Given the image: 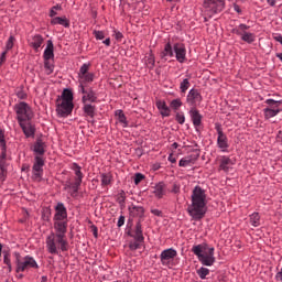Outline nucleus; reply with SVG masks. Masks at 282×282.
I'll list each match as a JSON object with an SVG mask.
<instances>
[{
	"label": "nucleus",
	"instance_id": "1",
	"mask_svg": "<svg viewBox=\"0 0 282 282\" xmlns=\"http://www.w3.org/2000/svg\"><path fill=\"white\" fill-rule=\"evenodd\" d=\"M192 203L187 207V213L194 221H199V219H204L206 217V213H208V200L206 199V191L199 186H195L192 196Z\"/></svg>",
	"mask_w": 282,
	"mask_h": 282
},
{
	"label": "nucleus",
	"instance_id": "2",
	"mask_svg": "<svg viewBox=\"0 0 282 282\" xmlns=\"http://www.w3.org/2000/svg\"><path fill=\"white\" fill-rule=\"evenodd\" d=\"M45 243L48 254L67 252V250H69V242H67V229L54 228V231H51L46 237Z\"/></svg>",
	"mask_w": 282,
	"mask_h": 282
},
{
	"label": "nucleus",
	"instance_id": "3",
	"mask_svg": "<svg viewBox=\"0 0 282 282\" xmlns=\"http://www.w3.org/2000/svg\"><path fill=\"white\" fill-rule=\"evenodd\" d=\"M74 111V93L66 88L63 90L56 105V113L59 118H67Z\"/></svg>",
	"mask_w": 282,
	"mask_h": 282
},
{
	"label": "nucleus",
	"instance_id": "4",
	"mask_svg": "<svg viewBox=\"0 0 282 282\" xmlns=\"http://www.w3.org/2000/svg\"><path fill=\"white\" fill-rule=\"evenodd\" d=\"M192 252L197 257L199 263L202 265H206L210 268L215 265V248L208 247L207 243L196 245L192 248Z\"/></svg>",
	"mask_w": 282,
	"mask_h": 282
},
{
	"label": "nucleus",
	"instance_id": "5",
	"mask_svg": "<svg viewBox=\"0 0 282 282\" xmlns=\"http://www.w3.org/2000/svg\"><path fill=\"white\" fill-rule=\"evenodd\" d=\"M173 56H175L178 63H186V46L182 43L171 45V42H167L161 52V58L162 61H169Z\"/></svg>",
	"mask_w": 282,
	"mask_h": 282
},
{
	"label": "nucleus",
	"instance_id": "6",
	"mask_svg": "<svg viewBox=\"0 0 282 282\" xmlns=\"http://www.w3.org/2000/svg\"><path fill=\"white\" fill-rule=\"evenodd\" d=\"M13 257L15 258V272H25L31 270V268L39 270V263L33 257L25 256L24 258H21V253H19V251H15Z\"/></svg>",
	"mask_w": 282,
	"mask_h": 282
},
{
	"label": "nucleus",
	"instance_id": "7",
	"mask_svg": "<svg viewBox=\"0 0 282 282\" xmlns=\"http://www.w3.org/2000/svg\"><path fill=\"white\" fill-rule=\"evenodd\" d=\"M53 228L67 230V208L63 203H57V205L55 206Z\"/></svg>",
	"mask_w": 282,
	"mask_h": 282
},
{
	"label": "nucleus",
	"instance_id": "8",
	"mask_svg": "<svg viewBox=\"0 0 282 282\" xmlns=\"http://www.w3.org/2000/svg\"><path fill=\"white\" fill-rule=\"evenodd\" d=\"M14 111L18 122H25L34 118V111L32 110V107H30V105L25 101L15 104Z\"/></svg>",
	"mask_w": 282,
	"mask_h": 282
},
{
	"label": "nucleus",
	"instance_id": "9",
	"mask_svg": "<svg viewBox=\"0 0 282 282\" xmlns=\"http://www.w3.org/2000/svg\"><path fill=\"white\" fill-rule=\"evenodd\" d=\"M203 8L205 14L210 19L224 11L226 2L224 0H204Z\"/></svg>",
	"mask_w": 282,
	"mask_h": 282
},
{
	"label": "nucleus",
	"instance_id": "10",
	"mask_svg": "<svg viewBox=\"0 0 282 282\" xmlns=\"http://www.w3.org/2000/svg\"><path fill=\"white\" fill-rule=\"evenodd\" d=\"M43 166H45V160L42 156H35L32 166V177L33 180L40 181L43 177Z\"/></svg>",
	"mask_w": 282,
	"mask_h": 282
},
{
	"label": "nucleus",
	"instance_id": "11",
	"mask_svg": "<svg viewBox=\"0 0 282 282\" xmlns=\"http://www.w3.org/2000/svg\"><path fill=\"white\" fill-rule=\"evenodd\" d=\"M203 100L202 94L199 90L192 88L187 96H186V102L192 109H195L197 105H200Z\"/></svg>",
	"mask_w": 282,
	"mask_h": 282
},
{
	"label": "nucleus",
	"instance_id": "12",
	"mask_svg": "<svg viewBox=\"0 0 282 282\" xmlns=\"http://www.w3.org/2000/svg\"><path fill=\"white\" fill-rule=\"evenodd\" d=\"M175 257H177V250L174 248L165 249L160 254V261L162 265H171L173 263Z\"/></svg>",
	"mask_w": 282,
	"mask_h": 282
},
{
	"label": "nucleus",
	"instance_id": "13",
	"mask_svg": "<svg viewBox=\"0 0 282 282\" xmlns=\"http://www.w3.org/2000/svg\"><path fill=\"white\" fill-rule=\"evenodd\" d=\"M19 126L21 127L25 138H34L36 128L32 124V120L20 121Z\"/></svg>",
	"mask_w": 282,
	"mask_h": 282
},
{
	"label": "nucleus",
	"instance_id": "14",
	"mask_svg": "<svg viewBox=\"0 0 282 282\" xmlns=\"http://www.w3.org/2000/svg\"><path fill=\"white\" fill-rule=\"evenodd\" d=\"M189 118L193 122L194 129H196V131H199V127H202V119L204 118L202 113H199V110H197L196 108H191Z\"/></svg>",
	"mask_w": 282,
	"mask_h": 282
},
{
	"label": "nucleus",
	"instance_id": "15",
	"mask_svg": "<svg viewBox=\"0 0 282 282\" xmlns=\"http://www.w3.org/2000/svg\"><path fill=\"white\" fill-rule=\"evenodd\" d=\"M82 184L83 182L80 181H75L74 183L66 182V184L64 185V189L67 191L70 197H78V191Z\"/></svg>",
	"mask_w": 282,
	"mask_h": 282
},
{
	"label": "nucleus",
	"instance_id": "16",
	"mask_svg": "<svg viewBox=\"0 0 282 282\" xmlns=\"http://www.w3.org/2000/svg\"><path fill=\"white\" fill-rule=\"evenodd\" d=\"M235 165V162L226 155L220 156V164H219V170L224 171L225 173H228L230 169Z\"/></svg>",
	"mask_w": 282,
	"mask_h": 282
},
{
	"label": "nucleus",
	"instance_id": "17",
	"mask_svg": "<svg viewBox=\"0 0 282 282\" xmlns=\"http://www.w3.org/2000/svg\"><path fill=\"white\" fill-rule=\"evenodd\" d=\"M8 172V162L6 161V150H1L0 155V180H6V173Z\"/></svg>",
	"mask_w": 282,
	"mask_h": 282
},
{
	"label": "nucleus",
	"instance_id": "18",
	"mask_svg": "<svg viewBox=\"0 0 282 282\" xmlns=\"http://www.w3.org/2000/svg\"><path fill=\"white\" fill-rule=\"evenodd\" d=\"M32 151H33V153H35V155L37 158H41V155H44L45 154V142H43V140H41V139H37L32 147Z\"/></svg>",
	"mask_w": 282,
	"mask_h": 282
},
{
	"label": "nucleus",
	"instance_id": "19",
	"mask_svg": "<svg viewBox=\"0 0 282 282\" xmlns=\"http://www.w3.org/2000/svg\"><path fill=\"white\" fill-rule=\"evenodd\" d=\"M43 56L44 61H54V43L52 42V40L47 41Z\"/></svg>",
	"mask_w": 282,
	"mask_h": 282
},
{
	"label": "nucleus",
	"instance_id": "20",
	"mask_svg": "<svg viewBox=\"0 0 282 282\" xmlns=\"http://www.w3.org/2000/svg\"><path fill=\"white\" fill-rule=\"evenodd\" d=\"M96 100H98V96H96V91H94L91 88H89L88 91L82 97L83 105L96 102Z\"/></svg>",
	"mask_w": 282,
	"mask_h": 282
},
{
	"label": "nucleus",
	"instance_id": "21",
	"mask_svg": "<svg viewBox=\"0 0 282 282\" xmlns=\"http://www.w3.org/2000/svg\"><path fill=\"white\" fill-rule=\"evenodd\" d=\"M156 108L163 118H169V116H171V108L166 106V101H156Z\"/></svg>",
	"mask_w": 282,
	"mask_h": 282
},
{
	"label": "nucleus",
	"instance_id": "22",
	"mask_svg": "<svg viewBox=\"0 0 282 282\" xmlns=\"http://www.w3.org/2000/svg\"><path fill=\"white\" fill-rule=\"evenodd\" d=\"M217 147L223 153H228V137L221 134L217 138Z\"/></svg>",
	"mask_w": 282,
	"mask_h": 282
},
{
	"label": "nucleus",
	"instance_id": "23",
	"mask_svg": "<svg viewBox=\"0 0 282 282\" xmlns=\"http://www.w3.org/2000/svg\"><path fill=\"white\" fill-rule=\"evenodd\" d=\"M197 155H187L185 158H182L178 162V166H183V167H186V166H191V164H195V162H197Z\"/></svg>",
	"mask_w": 282,
	"mask_h": 282
},
{
	"label": "nucleus",
	"instance_id": "24",
	"mask_svg": "<svg viewBox=\"0 0 282 282\" xmlns=\"http://www.w3.org/2000/svg\"><path fill=\"white\" fill-rule=\"evenodd\" d=\"M51 25H62L63 28H69V20L66 17H55L51 20Z\"/></svg>",
	"mask_w": 282,
	"mask_h": 282
},
{
	"label": "nucleus",
	"instance_id": "25",
	"mask_svg": "<svg viewBox=\"0 0 282 282\" xmlns=\"http://www.w3.org/2000/svg\"><path fill=\"white\" fill-rule=\"evenodd\" d=\"M132 239H138L139 241H144V236L142 234V224L138 223L134 230L130 234Z\"/></svg>",
	"mask_w": 282,
	"mask_h": 282
},
{
	"label": "nucleus",
	"instance_id": "26",
	"mask_svg": "<svg viewBox=\"0 0 282 282\" xmlns=\"http://www.w3.org/2000/svg\"><path fill=\"white\" fill-rule=\"evenodd\" d=\"M265 120H270V118H274L281 113V109L279 108H264L263 109Z\"/></svg>",
	"mask_w": 282,
	"mask_h": 282
},
{
	"label": "nucleus",
	"instance_id": "27",
	"mask_svg": "<svg viewBox=\"0 0 282 282\" xmlns=\"http://www.w3.org/2000/svg\"><path fill=\"white\" fill-rule=\"evenodd\" d=\"M43 36L40 34H36L32 37L31 41V47H33V50H35V52H39V48L41 47V45H43Z\"/></svg>",
	"mask_w": 282,
	"mask_h": 282
},
{
	"label": "nucleus",
	"instance_id": "28",
	"mask_svg": "<svg viewBox=\"0 0 282 282\" xmlns=\"http://www.w3.org/2000/svg\"><path fill=\"white\" fill-rule=\"evenodd\" d=\"M129 210L132 217H142L144 215V207L142 206L132 205L131 207H129Z\"/></svg>",
	"mask_w": 282,
	"mask_h": 282
},
{
	"label": "nucleus",
	"instance_id": "29",
	"mask_svg": "<svg viewBox=\"0 0 282 282\" xmlns=\"http://www.w3.org/2000/svg\"><path fill=\"white\" fill-rule=\"evenodd\" d=\"M83 111L89 118H94V116H96V106L91 104H84Z\"/></svg>",
	"mask_w": 282,
	"mask_h": 282
},
{
	"label": "nucleus",
	"instance_id": "30",
	"mask_svg": "<svg viewBox=\"0 0 282 282\" xmlns=\"http://www.w3.org/2000/svg\"><path fill=\"white\" fill-rule=\"evenodd\" d=\"M153 193L158 199H162L164 197V183H158L154 186Z\"/></svg>",
	"mask_w": 282,
	"mask_h": 282
},
{
	"label": "nucleus",
	"instance_id": "31",
	"mask_svg": "<svg viewBox=\"0 0 282 282\" xmlns=\"http://www.w3.org/2000/svg\"><path fill=\"white\" fill-rule=\"evenodd\" d=\"M94 73H88L86 75H82L79 76V84L82 85H89L91 83H94Z\"/></svg>",
	"mask_w": 282,
	"mask_h": 282
},
{
	"label": "nucleus",
	"instance_id": "32",
	"mask_svg": "<svg viewBox=\"0 0 282 282\" xmlns=\"http://www.w3.org/2000/svg\"><path fill=\"white\" fill-rule=\"evenodd\" d=\"M241 41H245V43H254V41L257 40V35H254V33H250V32H247V33H242L240 35Z\"/></svg>",
	"mask_w": 282,
	"mask_h": 282
},
{
	"label": "nucleus",
	"instance_id": "33",
	"mask_svg": "<svg viewBox=\"0 0 282 282\" xmlns=\"http://www.w3.org/2000/svg\"><path fill=\"white\" fill-rule=\"evenodd\" d=\"M72 171H74L76 175L75 182H83V172L80 165L73 163Z\"/></svg>",
	"mask_w": 282,
	"mask_h": 282
},
{
	"label": "nucleus",
	"instance_id": "34",
	"mask_svg": "<svg viewBox=\"0 0 282 282\" xmlns=\"http://www.w3.org/2000/svg\"><path fill=\"white\" fill-rule=\"evenodd\" d=\"M101 186H109L113 180V175L111 173H102L100 174Z\"/></svg>",
	"mask_w": 282,
	"mask_h": 282
},
{
	"label": "nucleus",
	"instance_id": "35",
	"mask_svg": "<svg viewBox=\"0 0 282 282\" xmlns=\"http://www.w3.org/2000/svg\"><path fill=\"white\" fill-rule=\"evenodd\" d=\"M250 224L253 228H259V226H261V216H259V213L250 215Z\"/></svg>",
	"mask_w": 282,
	"mask_h": 282
},
{
	"label": "nucleus",
	"instance_id": "36",
	"mask_svg": "<svg viewBox=\"0 0 282 282\" xmlns=\"http://www.w3.org/2000/svg\"><path fill=\"white\" fill-rule=\"evenodd\" d=\"M142 243H144V240L133 239L129 242V250H132V251L140 250V248L142 247Z\"/></svg>",
	"mask_w": 282,
	"mask_h": 282
},
{
	"label": "nucleus",
	"instance_id": "37",
	"mask_svg": "<svg viewBox=\"0 0 282 282\" xmlns=\"http://www.w3.org/2000/svg\"><path fill=\"white\" fill-rule=\"evenodd\" d=\"M250 30V26L247 24H239L236 29H234V34H237V36L241 34H246Z\"/></svg>",
	"mask_w": 282,
	"mask_h": 282
},
{
	"label": "nucleus",
	"instance_id": "38",
	"mask_svg": "<svg viewBox=\"0 0 282 282\" xmlns=\"http://www.w3.org/2000/svg\"><path fill=\"white\" fill-rule=\"evenodd\" d=\"M116 116H118V120L122 124V127L124 128L129 127V122L127 121V116H124V112H122V110H117Z\"/></svg>",
	"mask_w": 282,
	"mask_h": 282
},
{
	"label": "nucleus",
	"instance_id": "39",
	"mask_svg": "<svg viewBox=\"0 0 282 282\" xmlns=\"http://www.w3.org/2000/svg\"><path fill=\"white\" fill-rule=\"evenodd\" d=\"M44 69H45V74H47V76H50V74H53L54 63H52V59H44Z\"/></svg>",
	"mask_w": 282,
	"mask_h": 282
},
{
	"label": "nucleus",
	"instance_id": "40",
	"mask_svg": "<svg viewBox=\"0 0 282 282\" xmlns=\"http://www.w3.org/2000/svg\"><path fill=\"white\" fill-rule=\"evenodd\" d=\"M196 274L199 276V279L204 280L210 274V270L206 267H202L196 271Z\"/></svg>",
	"mask_w": 282,
	"mask_h": 282
},
{
	"label": "nucleus",
	"instance_id": "41",
	"mask_svg": "<svg viewBox=\"0 0 282 282\" xmlns=\"http://www.w3.org/2000/svg\"><path fill=\"white\" fill-rule=\"evenodd\" d=\"M145 65L150 67V69L155 66V57L153 56V54H149L148 56H145Z\"/></svg>",
	"mask_w": 282,
	"mask_h": 282
},
{
	"label": "nucleus",
	"instance_id": "42",
	"mask_svg": "<svg viewBox=\"0 0 282 282\" xmlns=\"http://www.w3.org/2000/svg\"><path fill=\"white\" fill-rule=\"evenodd\" d=\"M188 87H191V82L188 80V78L183 79V83H181L180 85L182 94H186V91H188Z\"/></svg>",
	"mask_w": 282,
	"mask_h": 282
},
{
	"label": "nucleus",
	"instance_id": "43",
	"mask_svg": "<svg viewBox=\"0 0 282 282\" xmlns=\"http://www.w3.org/2000/svg\"><path fill=\"white\" fill-rule=\"evenodd\" d=\"M170 106H171L172 109L177 111V109H180V107H182V99L176 98V99L172 100Z\"/></svg>",
	"mask_w": 282,
	"mask_h": 282
},
{
	"label": "nucleus",
	"instance_id": "44",
	"mask_svg": "<svg viewBox=\"0 0 282 282\" xmlns=\"http://www.w3.org/2000/svg\"><path fill=\"white\" fill-rule=\"evenodd\" d=\"M88 72H89V64H83L79 68L78 77L89 74Z\"/></svg>",
	"mask_w": 282,
	"mask_h": 282
},
{
	"label": "nucleus",
	"instance_id": "45",
	"mask_svg": "<svg viewBox=\"0 0 282 282\" xmlns=\"http://www.w3.org/2000/svg\"><path fill=\"white\" fill-rule=\"evenodd\" d=\"M13 47H14V36L10 35L6 44V50L9 51V50H12Z\"/></svg>",
	"mask_w": 282,
	"mask_h": 282
},
{
	"label": "nucleus",
	"instance_id": "46",
	"mask_svg": "<svg viewBox=\"0 0 282 282\" xmlns=\"http://www.w3.org/2000/svg\"><path fill=\"white\" fill-rule=\"evenodd\" d=\"M93 34L97 41H102L105 39V31H94Z\"/></svg>",
	"mask_w": 282,
	"mask_h": 282
},
{
	"label": "nucleus",
	"instance_id": "47",
	"mask_svg": "<svg viewBox=\"0 0 282 282\" xmlns=\"http://www.w3.org/2000/svg\"><path fill=\"white\" fill-rule=\"evenodd\" d=\"M176 122H178V124H184V122H186V117L183 112L176 113Z\"/></svg>",
	"mask_w": 282,
	"mask_h": 282
},
{
	"label": "nucleus",
	"instance_id": "48",
	"mask_svg": "<svg viewBox=\"0 0 282 282\" xmlns=\"http://www.w3.org/2000/svg\"><path fill=\"white\" fill-rule=\"evenodd\" d=\"M265 105H269V107H274V105H276V107H279V105H282V101L274 100V99H267Z\"/></svg>",
	"mask_w": 282,
	"mask_h": 282
},
{
	"label": "nucleus",
	"instance_id": "49",
	"mask_svg": "<svg viewBox=\"0 0 282 282\" xmlns=\"http://www.w3.org/2000/svg\"><path fill=\"white\" fill-rule=\"evenodd\" d=\"M0 149L1 151H6V137L1 130H0Z\"/></svg>",
	"mask_w": 282,
	"mask_h": 282
},
{
	"label": "nucleus",
	"instance_id": "50",
	"mask_svg": "<svg viewBox=\"0 0 282 282\" xmlns=\"http://www.w3.org/2000/svg\"><path fill=\"white\" fill-rule=\"evenodd\" d=\"M142 180H144V174H142V173H135L134 174V184H135V186H138V184H140V182H142Z\"/></svg>",
	"mask_w": 282,
	"mask_h": 282
},
{
	"label": "nucleus",
	"instance_id": "51",
	"mask_svg": "<svg viewBox=\"0 0 282 282\" xmlns=\"http://www.w3.org/2000/svg\"><path fill=\"white\" fill-rule=\"evenodd\" d=\"M215 129H216V131H217V133H218V137H219V135H226V134L224 133V128H221V123H219V122L215 123Z\"/></svg>",
	"mask_w": 282,
	"mask_h": 282
},
{
	"label": "nucleus",
	"instance_id": "52",
	"mask_svg": "<svg viewBox=\"0 0 282 282\" xmlns=\"http://www.w3.org/2000/svg\"><path fill=\"white\" fill-rule=\"evenodd\" d=\"M17 97L20 99V100H25V98H28V94H25V91L23 90H19L17 93Z\"/></svg>",
	"mask_w": 282,
	"mask_h": 282
},
{
	"label": "nucleus",
	"instance_id": "53",
	"mask_svg": "<svg viewBox=\"0 0 282 282\" xmlns=\"http://www.w3.org/2000/svg\"><path fill=\"white\" fill-rule=\"evenodd\" d=\"M113 33H115L113 36H115L116 41H122V39H123L122 32L115 30Z\"/></svg>",
	"mask_w": 282,
	"mask_h": 282
},
{
	"label": "nucleus",
	"instance_id": "54",
	"mask_svg": "<svg viewBox=\"0 0 282 282\" xmlns=\"http://www.w3.org/2000/svg\"><path fill=\"white\" fill-rule=\"evenodd\" d=\"M86 87H87V85H85V84H79V86H78L79 93L84 94V96L89 91V90L85 89Z\"/></svg>",
	"mask_w": 282,
	"mask_h": 282
},
{
	"label": "nucleus",
	"instance_id": "55",
	"mask_svg": "<svg viewBox=\"0 0 282 282\" xmlns=\"http://www.w3.org/2000/svg\"><path fill=\"white\" fill-rule=\"evenodd\" d=\"M151 213H152V215H154L155 217H162V210H160V209L152 208V209H151Z\"/></svg>",
	"mask_w": 282,
	"mask_h": 282
},
{
	"label": "nucleus",
	"instance_id": "56",
	"mask_svg": "<svg viewBox=\"0 0 282 282\" xmlns=\"http://www.w3.org/2000/svg\"><path fill=\"white\" fill-rule=\"evenodd\" d=\"M8 54L7 51L2 52L0 55V67L1 65H3V63H6V55Z\"/></svg>",
	"mask_w": 282,
	"mask_h": 282
},
{
	"label": "nucleus",
	"instance_id": "57",
	"mask_svg": "<svg viewBox=\"0 0 282 282\" xmlns=\"http://www.w3.org/2000/svg\"><path fill=\"white\" fill-rule=\"evenodd\" d=\"M117 226L119 228H122V226H124V216H120L117 223Z\"/></svg>",
	"mask_w": 282,
	"mask_h": 282
},
{
	"label": "nucleus",
	"instance_id": "58",
	"mask_svg": "<svg viewBox=\"0 0 282 282\" xmlns=\"http://www.w3.org/2000/svg\"><path fill=\"white\" fill-rule=\"evenodd\" d=\"M171 193H174L175 195H177V193H180V185L174 184L173 187H172Z\"/></svg>",
	"mask_w": 282,
	"mask_h": 282
},
{
	"label": "nucleus",
	"instance_id": "59",
	"mask_svg": "<svg viewBox=\"0 0 282 282\" xmlns=\"http://www.w3.org/2000/svg\"><path fill=\"white\" fill-rule=\"evenodd\" d=\"M56 14L58 13L55 11V9L51 8L48 17H51V19H56Z\"/></svg>",
	"mask_w": 282,
	"mask_h": 282
},
{
	"label": "nucleus",
	"instance_id": "60",
	"mask_svg": "<svg viewBox=\"0 0 282 282\" xmlns=\"http://www.w3.org/2000/svg\"><path fill=\"white\" fill-rule=\"evenodd\" d=\"M167 160H169V162H171V164H175V162H177V159H175V156H173V154H170Z\"/></svg>",
	"mask_w": 282,
	"mask_h": 282
},
{
	"label": "nucleus",
	"instance_id": "61",
	"mask_svg": "<svg viewBox=\"0 0 282 282\" xmlns=\"http://www.w3.org/2000/svg\"><path fill=\"white\" fill-rule=\"evenodd\" d=\"M104 45H106V47H109L111 45V39H106L102 41Z\"/></svg>",
	"mask_w": 282,
	"mask_h": 282
},
{
	"label": "nucleus",
	"instance_id": "62",
	"mask_svg": "<svg viewBox=\"0 0 282 282\" xmlns=\"http://www.w3.org/2000/svg\"><path fill=\"white\" fill-rule=\"evenodd\" d=\"M267 3H269L271 8H274V6H276V0H267Z\"/></svg>",
	"mask_w": 282,
	"mask_h": 282
},
{
	"label": "nucleus",
	"instance_id": "63",
	"mask_svg": "<svg viewBox=\"0 0 282 282\" xmlns=\"http://www.w3.org/2000/svg\"><path fill=\"white\" fill-rule=\"evenodd\" d=\"M235 12H238V14H241V8H239L238 4H234Z\"/></svg>",
	"mask_w": 282,
	"mask_h": 282
},
{
	"label": "nucleus",
	"instance_id": "64",
	"mask_svg": "<svg viewBox=\"0 0 282 282\" xmlns=\"http://www.w3.org/2000/svg\"><path fill=\"white\" fill-rule=\"evenodd\" d=\"M4 263L8 265V268H10V264H12V263L10 262V259H8V258H6V257H4Z\"/></svg>",
	"mask_w": 282,
	"mask_h": 282
}]
</instances>
